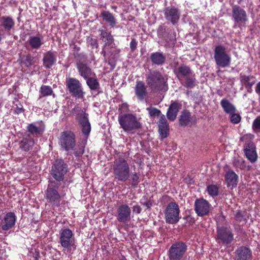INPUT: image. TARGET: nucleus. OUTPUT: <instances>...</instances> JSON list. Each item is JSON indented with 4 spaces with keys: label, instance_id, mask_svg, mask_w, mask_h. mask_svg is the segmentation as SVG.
<instances>
[{
    "label": "nucleus",
    "instance_id": "f257e3e1",
    "mask_svg": "<svg viewBox=\"0 0 260 260\" xmlns=\"http://www.w3.org/2000/svg\"><path fill=\"white\" fill-rule=\"evenodd\" d=\"M59 144L66 151L73 150L76 157H81L84 152V145L79 144L75 147V135L71 131H65L61 133Z\"/></svg>",
    "mask_w": 260,
    "mask_h": 260
},
{
    "label": "nucleus",
    "instance_id": "f03ea898",
    "mask_svg": "<svg viewBox=\"0 0 260 260\" xmlns=\"http://www.w3.org/2000/svg\"><path fill=\"white\" fill-rule=\"evenodd\" d=\"M140 118L132 114H120L118 116V120L121 127L126 132L140 128L142 124Z\"/></svg>",
    "mask_w": 260,
    "mask_h": 260
},
{
    "label": "nucleus",
    "instance_id": "7ed1b4c3",
    "mask_svg": "<svg viewBox=\"0 0 260 260\" xmlns=\"http://www.w3.org/2000/svg\"><path fill=\"white\" fill-rule=\"evenodd\" d=\"M115 178L125 182L129 177V167L127 161L122 158L116 160L113 167Z\"/></svg>",
    "mask_w": 260,
    "mask_h": 260
},
{
    "label": "nucleus",
    "instance_id": "20e7f679",
    "mask_svg": "<svg viewBox=\"0 0 260 260\" xmlns=\"http://www.w3.org/2000/svg\"><path fill=\"white\" fill-rule=\"evenodd\" d=\"M59 184L54 181H49L45 191V197L48 202L54 207L60 205L61 197L58 192Z\"/></svg>",
    "mask_w": 260,
    "mask_h": 260
},
{
    "label": "nucleus",
    "instance_id": "39448f33",
    "mask_svg": "<svg viewBox=\"0 0 260 260\" xmlns=\"http://www.w3.org/2000/svg\"><path fill=\"white\" fill-rule=\"evenodd\" d=\"M253 138L251 134H246L241 138L242 141H249L244 145V153L247 159L252 163L255 162L257 159L256 147L254 143L251 141Z\"/></svg>",
    "mask_w": 260,
    "mask_h": 260
},
{
    "label": "nucleus",
    "instance_id": "423d86ee",
    "mask_svg": "<svg viewBox=\"0 0 260 260\" xmlns=\"http://www.w3.org/2000/svg\"><path fill=\"white\" fill-rule=\"evenodd\" d=\"M146 82L154 90H162L165 86V81L161 74L158 72H150L146 77Z\"/></svg>",
    "mask_w": 260,
    "mask_h": 260
},
{
    "label": "nucleus",
    "instance_id": "0eeeda50",
    "mask_svg": "<svg viewBox=\"0 0 260 260\" xmlns=\"http://www.w3.org/2000/svg\"><path fill=\"white\" fill-rule=\"evenodd\" d=\"M180 209L176 202H170L167 206L165 211V219L169 224L178 222L180 219Z\"/></svg>",
    "mask_w": 260,
    "mask_h": 260
},
{
    "label": "nucleus",
    "instance_id": "6e6552de",
    "mask_svg": "<svg viewBox=\"0 0 260 260\" xmlns=\"http://www.w3.org/2000/svg\"><path fill=\"white\" fill-rule=\"evenodd\" d=\"M214 59L216 64L222 68L229 66L231 62V57L226 53L224 47L219 45L215 48Z\"/></svg>",
    "mask_w": 260,
    "mask_h": 260
},
{
    "label": "nucleus",
    "instance_id": "1a4fd4ad",
    "mask_svg": "<svg viewBox=\"0 0 260 260\" xmlns=\"http://www.w3.org/2000/svg\"><path fill=\"white\" fill-rule=\"evenodd\" d=\"M187 250V246L179 241L173 244L169 250V260H181Z\"/></svg>",
    "mask_w": 260,
    "mask_h": 260
},
{
    "label": "nucleus",
    "instance_id": "9d476101",
    "mask_svg": "<svg viewBox=\"0 0 260 260\" xmlns=\"http://www.w3.org/2000/svg\"><path fill=\"white\" fill-rule=\"evenodd\" d=\"M66 86L70 93L78 99H83L85 92L83 91L82 84L76 78H69L66 80Z\"/></svg>",
    "mask_w": 260,
    "mask_h": 260
},
{
    "label": "nucleus",
    "instance_id": "9b49d317",
    "mask_svg": "<svg viewBox=\"0 0 260 260\" xmlns=\"http://www.w3.org/2000/svg\"><path fill=\"white\" fill-rule=\"evenodd\" d=\"M68 171V166L62 159H57L55 161L52 166L51 174L57 181L63 180L64 175Z\"/></svg>",
    "mask_w": 260,
    "mask_h": 260
},
{
    "label": "nucleus",
    "instance_id": "f8f14e48",
    "mask_svg": "<svg viewBox=\"0 0 260 260\" xmlns=\"http://www.w3.org/2000/svg\"><path fill=\"white\" fill-rule=\"evenodd\" d=\"M59 242L64 249H71L74 245L75 238L73 232L69 229H62L59 233Z\"/></svg>",
    "mask_w": 260,
    "mask_h": 260
},
{
    "label": "nucleus",
    "instance_id": "ddd939ff",
    "mask_svg": "<svg viewBox=\"0 0 260 260\" xmlns=\"http://www.w3.org/2000/svg\"><path fill=\"white\" fill-rule=\"evenodd\" d=\"M234 239L232 231L224 227H221L217 230V241L218 243L227 245L230 244Z\"/></svg>",
    "mask_w": 260,
    "mask_h": 260
},
{
    "label": "nucleus",
    "instance_id": "4468645a",
    "mask_svg": "<svg viewBox=\"0 0 260 260\" xmlns=\"http://www.w3.org/2000/svg\"><path fill=\"white\" fill-rule=\"evenodd\" d=\"M211 208V205L203 198L197 199L194 202V211L199 216L208 215Z\"/></svg>",
    "mask_w": 260,
    "mask_h": 260
},
{
    "label": "nucleus",
    "instance_id": "2eb2a0df",
    "mask_svg": "<svg viewBox=\"0 0 260 260\" xmlns=\"http://www.w3.org/2000/svg\"><path fill=\"white\" fill-rule=\"evenodd\" d=\"M232 18L235 22V27L238 24L245 23L247 20V16L245 11L238 6L233 7Z\"/></svg>",
    "mask_w": 260,
    "mask_h": 260
},
{
    "label": "nucleus",
    "instance_id": "dca6fc26",
    "mask_svg": "<svg viewBox=\"0 0 260 260\" xmlns=\"http://www.w3.org/2000/svg\"><path fill=\"white\" fill-rule=\"evenodd\" d=\"M88 115L82 111L78 114L77 119L80 123L82 132L87 138L91 131V126L87 117Z\"/></svg>",
    "mask_w": 260,
    "mask_h": 260
},
{
    "label": "nucleus",
    "instance_id": "f3484780",
    "mask_svg": "<svg viewBox=\"0 0 260 260\" xmlns=\"http://www.w3.org/2000/svg\"><path fill=\"white\" fill-rule=\"evenodd\" d=\"M165 16L166 20L175 24L180 18V11L175 7H168L165 10Z\"/></svg>",
    "mask_w": 260,
    "mask_h": 260
},
{
    "label": "nucleus",
    "instance_id": "a211bd4d",
    "mask_svg": "<svg viewBox=\"0 0 260 260\" xmlns=\"http://www.w3.org/2000/svg\"><path fill=\"white\" fill-rule=\"evenodd\" d=\"M117 214L118 221L120 222H125L131 218V208L127 205H121L117 209Z\"/></svg>",
    "mask_w": 260,
    "mask_h": 260
},
{
    "label": "nucleus",
    "instance_id": "6ab92c4d",
    "mask_svg": "<svg viewBox=\"0 0 260 260\" xmlns=\"http://www.w3.org/2000/svg\"><path fill=\"white\" fill-rule=\"evenodd\" d=\"M16 217L13 212L7 213L2 220L0 226L3 230L8 231L11 229L16 222Z\"/></svg>",
    "mask_w": 260,
    "mask_h": 260
},
{
    "label": "nucleus",
    "instance_id": "aec40b11",
    "mask_svg": "<svg viewBox=\"0 0 260 260\" xmlns=\"http://www.w3.org/2000/svg\"><path fill=\"white\" fill-rule=\"evenodd\" d=\"M236 260H251L252 251L248 247L241 246L238 248L235 251Z\"/></svg>",
    "mask_w": 260,
    "mask_h": 260
},
{
    "label": "nucleus",
    "instance_id": "412c9836",
    "mask_svg": "<svg viewBox=\"0 0 260 260\" xmlns=\"http://www.w3.org/2000/svg\"><path fill=\"white\" fill-rule=\"evenodd\" d=\"M43 61L44 67L49 69L55 63L56 55L52 52L48 51L44 54Z\"/></svg>",
    "mask_w": 260,
    "mask_h": 260
},
{
    "label": "nucleus",
    "instance_id": "4be33fe9",
    "mask_svg": "<svg viewBox=\"0 0 260 260\" xmlns=\"http://www.w3.org/2000/svg\"><path fill=\"white\" fill-rule=\"evenodd\" d=\"M228 187H235L238 182V176L232 170H229L225 176Z\"/></svg>",
    "mask_w": 260,
    "mask_h": 260
},
{
    "label": "nucleus",
    "instance_id": "5701e85b",
    "mask_svg": "<svg viewBox=\"0 0 260 260\" xmlns=\"http://www.w3.org/2000/svg\"><path fill=\"white\" fill-rule=\"evenodd\" d=\"M181 108V105L177 102H174L170 106L167 116L169 120L174 121L176 117L179 110Z\"/></svg>",
    "mask_w": 260,
    "mask_h": 260
},
{
    "label": "nucleus",
    "instance_id": "b1692460",
    "mask_svg": "<svg viewBox=\"0 0 260 260\" xmlns=\"http://www.w3.org/2000/svg\"><path fill=\"white\" fill-rule=\"evenodd\" d=\"M77 67L79 74L85 79L92 75L91 69L86 64L83 62H78Z\"/></svg>",
    "mask_w": 260,
    "mask_h": 260
},
{
    "label": "nucleus",
    "instance_id": "393cba45",
    "mask_svg": "<svg viewBox=\"0 0 260 260\" xmlns=\"http://www.w3.org/2000/svg\"><path fill=\"white\" fill-rule=\"evenodd\" d=\"M135 91L138 99L141 101L143 100L147 93L144 83L142 81L137 82L135 88Z\"/></svg>",
    "mask_w": 260,
    "mask_h": 260
},
{
    "label": "nucleus",
    "instance_id": "a878e982",
    "mask_svg": "<svg viewBox=\"0 0 260 260\" xmlns=\"http://www.w3.org/2000/svg\"><path fill=\"white\" fill-rule=\"evenodd\" d=\"M240 82L242 86H244L248 92H250L252 86L254 84L255 80L252 76L243 75L240 76Z\"/></svg>",
    "mask_w": 260,
    "mask_h": 260
},
{
    "label": "nucleus",
    "instance_id": "bb28decb",
    "mask_svg": "<svg viewBox=\"0 0 260 260\" xmlns=\"http://www.w3.org/2000/svg\"><path fill=\"white\" fill-rule=\"evenodd\" d=\"M174 72L178 77H182L184 78H186L191 75V74L193 73L189 67L184 64L181 65L178 68L176 69Z\"/></svg>",
    "mask_w": 260,
    "mask_h": 260
},
{
    "label": "nucleus",
    "instance_id": "cd10ccee",
    "mask_svg": "<svg viewBox=\"0 0 260 260\" xmlns=\"http://www.w3.org/2000/svg\"><path fill=\"white\" fill-rule=\"evenodd\" d=\"M43 37L42 36H31L28 42L32 49H39L43 44Z\"/></svg>",
    "mask_w": 260,
    "mask_h": 260
},
{
    "label": "nucleus",
    "instance_id": "c85d7f7f",
    "mask_svg": "<svg viewBox=\"0 0 260 260\" xmlns=\"http://www.w3.org/2000/svg\"><path fill=\"white\" fill-rule=\"evenodd\" d=\"M150 59L153 63L159 66L164 63L166 57L162 53L156 52L151 54Z\"/></svg>",
    "mask_w": 260,
    "mask_h": 260
},
{
    "label": "nucleus",
    "instance_id": "c756f323",
    "mask_svg": "<svg viewBox=\"0 0 260 260\" xmlns=\"http://www.w3.org/2000/svg\"><path fill=\"white\" fill-rule=\"evenodd\" d=\"M221 106L226 113L233 114L236 111L235 106L226 99H222L220 102Z\"/></svg>",
    "mask_w": 260,
    "mask_h": 260
},
{
    "label": "nucleus",
    "instance_id": "7c9ffc66",
    "mask_svg": "<svg viewBox=\"0 0 260 260\" xmlns=\"http://www.w3.org/2000/svg\"><path fill=\"white\" fill-rule=\"evenodd\" d=\"M1 21L2 26L6 30H10L15 24L14 20L10 17H2Z\"/></svg>",
    "mask_w": 260,
    "mask_h": 260
},
{
    "label": "nucleus",
    "instance_id": "2f4dec72",
    "mask_svg": "<svg viewBox=\"0 0 260 260\" xmlns=\"http://www.w3.org/2000/svg\"><path fill=\"white\" fill-rule=\"evenodd\" d=\"M34 144L32 139L24 138L20 143V147L24 151H28L31 149Z\"/></svg>",
    "mask_w": 260,
    "mask_h": 260
},
{
    "label": "nucleus",
    "instance_id": "473e14b6",
    "mask_svg": "<svg viewBox=\"0 0 260 260\" xmlns=\"http://www.w3.org/2000/svg\"><path fill=\"white\" fill-rule=\"evenodd\" d=\"M103 19L106 21L111 25H114L116 23V21L113 15L108 11H104L102 13Z\"/></svg>",
    "mask_w": 260,
    "mask_h": 260
},
{
    "label": "nucleus",
    "instance_id": "72a5a7b5",
    "mask_svg": "<svg viewBox=\"0 0 260 260\" xmlns=\"http://www.w3.org/2000/svg\"><path fill=\"white\" fill-rule=\"evenodd\" d=\"M102 41L105 42L103 52L105 53L108 50V48H113L114 46L113 37L111 34L105 38L104 40Z\"/></svg>",
    "mask_w": 260,
    "mask_h": 260
},
{
    "label": "nucleus",
    "instance_id": "f704fd0d",
    "mask_svg": "<svg viewBox=\"0 0 260 260\" xmlns=\"http://www.w3.org/2000/svg\"><path fill=\"white\" fill-rule=\"evenodd\" d=\"M86 79L87 85L91 90H95L99 88L100 85L96 79L90 77Z\"/></svg>",
    "mask_w": 260,
    "mask_h": 260
},
{
    "label": "nucleus",
    "instance_id": "c9c22d12",
    "mask_svg": "<svg viewBox=\"0 0 260 260\" xmlns=\"http://www.w3.org/2000/svg\"><path fill=\"white\" fill-rule=\"evenodd\" d=\"M190 114L187 111H184L182 113L180 117V124L182 125H186L190 121Z\"/></svg>",
    "mask_w": 260,
    "mask_h": 260
},
{
    "label": "nucleus",
    "instance_id": "e433bc0d",
    "mask_svg": "<svg viewBox=\"0 0 260 260\" xmlns=\"http://www.w3.org/2000/svg\"><path fill=\"white\" fill-rule=\"evenodd\" d=\"M186 81L185 83V86L188 88H193L195 86L196 79L194 77V74L193 73L186 78Z\"/></svg>",
    "mask_w": 260,
    "mask_h": 260
},
{
    "label": "nucleus",
    "instance_id": "4c0bfd02",
    "mask_svg": "<svg viewBox=\"0 0 260 260\" xmlns=\"http://www.w3.org/2000/svg\"><path fill=\"white\" fill-rule=\"evenodd\" d=\"M40 92L42 96L50 95L53 93L51 87L47 85H42L40 88Z\"/></svg>",
    "mask_w": 260,
    "mask_h": 260
},
{
    "label": "nucleus",
    "instance_id": "58836bf2",
    "mask_svg": "<svg viewBox=\"0 0 260 260\" xmlns=\"http://www.w3.org/2000/svg\"><path fill=\"white\" fill-rule=\"evenodd\" d=\"M207 191L212 197L217 196L218 194V188L215 185H210L207 186Z\"/></svg>",
    "mask_w": 260,
    "mask_h": 260
},
{
    "label": "nucleus",
    "instance_id": "ea45409f",
    "mask_svg": "<svg viewBox=\"0 0 260 260\" xmlns=\"http://www.w3.org/2000/svg\"><path fill=\"white\" fill-rule=\"evenodd\" d=\"M146 110L148 111L150 116L152 117L157 116L160 114V110L152 107L147 108Z\"/></svg>",
    "mask_w": 260,
    "mask_h": 260
},
{
    "label": "nucleus",
    "instance_id": "a19ab883",
    "mask_svg": "<svg viewBox=\"0 0 260 260\" xmlns=\"http://www.w3.org/2000/svg\"><path fill=\"white\" fill-rule=\"evenodd\" d=\"M244 160L240 157L235 158L233 160V164L234 166L240 169H242L244 167Z\"/></svg>",
    "mask_w": 260,
    "mask_h": 260
},
{
    "label": "nucleus",
    "instance_id": "79ce46f5",
    "mask_svg": "<svg viewBox=\"0 0 260 260\" xmlns=\"http://www.w3.org/2000/svg\"><path fill=\"white\" fill-rule=\"evenodd\" d=\"M158 125L159 128L162 127L164 128L167 127H169L167 120L166 119L165 115H162L160 116L158 121Z\"/></svg>",
    "mask_w": 260,
    "mask_h": 260
},
{
    "label": "nucleus",
    "instance_id": "37998d69",
    "mask_svg": "<svg viewBox=\"0 0 260 260\" xmlns=\"http://www.w3.org/2000/svg\"><path fill=\"white\" fill-rule=\"evenodd\" d=\"M231 115L230 120L234 124H237L241 121V116L238 114L233 113V114H230Z\"/></svg>",
    "mask_w": 260,
    "mask_h": 260
},
{
    "label": "nucleus",
    "instance_id": "c03bdc74",
    "mask_svg": "<svg viewBox=\"0 0 260 260\" xmlns=\"http://www.w3.org/2000/svg\"><path fill=\"white\" fill-rule=\"evenodd\" d=\"M28 131L31 134H41V130L34 124H30L27 127Z\"/></svg>",
    "mask_w": 260,
    "mask_h": 260
},
{
    "label": "nucleus",
    "instance_id": "a18cd8bd",
    "mask_svg": "<svg viewBox=\"0 0 260 260\" xmlns=\"http://www.w3.org/2000/svg\"><path fill=\"white\" fill-rule=\"evenodd\" d=\"M159 133L162 138H166L169 134V127L164 128L162 127L159 128Z\"/></svg>",
    "mask_w": 260,
    "mask_h": 260
},
{
    "label": "nucleus",
    "instance_id": "49530a36",
    "mask_svg": "<svg viewBox=\"0 0 260 260\" xmlns=\"http://www.w3.org/2000/svg\"><path fill=\"white\" fill-rule=\"evenodd\" d=\"M252 127L254 131H260V117H257L254 120Z\"/></svg>",
    "mask_w": 260,
    "mask_h": 260
},
{
    "label": "nucleus",
    "instance_id": "de8ad7c7",
    "mask_svg": "<svg viewBox=\"0 0 260 260\" xmlns=\"http://www.w3.org/2000/svg\"><path fill=\"white\" fill-rule=\"evenodd\" d=\"M132 185L136 186L140 182L139 176L137 173H134L132 175Z\"/></svg>",
    "mask_w": 260,
    "mask_h": 260
},
{
    "label": "nucleus",
    "instance_id": "09e8293b",
    "mask_svg": "<svg viewBox=\"0 0 260 260\" xmlns=\"http://www.w3.org/2000/svg\"><path fill=\"white\" fill-rule=\"evenodd\" d=\"M87 41L89 45L93 47L98 48L99 46L96 40L94 39L88 37L87 39Z\"/></svg>",
    "mask_w": 260,
    "mask_h": 260
},
{
    "label": "nucleus",
    "instance_id": "8fccbe9b",
    "mask_svg": "<svg viewBox=\"0 0 260 260\" xmlns=\"http://www.w3.org/2000/svg\"><path fill=\"white\" fill-rule=\"evenodd\" d=\"M235 218H236V220L238 222H240L244 221V218L243 215L242 214L241 212L239 211L237 212V213L235 215Z\"/></svg>",
    "mask_w": 260,
    "mask_h": 260
},
{
    "label": "nucleus",
    "instance_id": "3c124183",
    "mask_svg": "<svg viewBox=\"0 0 260 260\" xmlns=\"http://www.w3.org/2000/svg\"><path fill=\"white\" fill-rule=\"evenodd\" d=\"M140 203L142 205L146 206L148 209H150L152 205L151 202L149 200L144 201L142 199L140 201Z\"/></svg>",
    "mask_w": 260,
    "mask_h": 260
},
{
    "label": "nucleus",
    "instance_id": "603ef678",
    "mask_svg": "<svg viewBox=\"0 0 260 260\" xmlns=\"http://www.w3.org/2000/svg\"><path fill=\"white\" fill-rule=\"evenodd\" d=\"M137 46V42L135 39H132L130 43V48L132 50H135Z\"/></svg>",
    "mask_w": 260,
    "mask_h": 260
},
{
    "label": "nucleus",
    "instance_id": "864d4df0",
    "mask_svg": "<svg viewBox=\"0 0 260 260\" xmlns=\"http://www.w3.org/2000/svg\"><path fill=\"white\" fill-rule=\"evenodd\" d=\"M99 31L101 32L100 36L102 40H104V38L107 37L110 34L108 33L107 31L104 29H100Z\"/></svg>",
    "mask_w": 260,
    "mask_h": 260
},
{
    "label": "nucleus",
    "instance_id": "5fc2aeb1",
    "mask_svg": "<svg viewBox=\"0 0 260 260\" xmlns=\"http://www.w3.org/2000/svg\"><path fill=\"white\" fill-rule=\"evenodd\" d=\"M141 211L142 208L138 205H136L134 206L133 207V211L134 213H135L136 214H139L141 213Z\"/></svg>",
    "mask_w": 260,
    "mask_h": 260
},
{
    "label": "nucleus",
    "instance_id": "6e6d98bb",
    "mask_svg": "<svg viewBox=\"0 0 260 260\" xmlns=\"http://www.w3.org/2000/svg\"><path fill=\"white\" fill-rule=\"evenodd\" d=\"M122 107H126V105L123 104V105H122Z\"/></svg>",
    "mask_w": 260,
    "mask_h": 260
}]
</instances>
